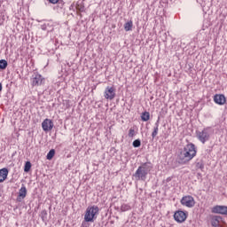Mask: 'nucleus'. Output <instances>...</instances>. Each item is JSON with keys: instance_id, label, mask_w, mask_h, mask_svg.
<instances>
[{"instance_id": "20e7f679", "label": "nucleus", "mask_w": 227, "mask_h": 227, "mask_svg": "<svg viewBox=\"0 0 227 227\" xmlns=\"http://www.w3.org/2000/svg\"><path fill=\"white\" fill-rule=\"evenodd\" d=\"M212 130L209 128H205L202 131L197 132V137L199 141H201L203 145L210 139Z\"/></svg>"}, {"instance_id": "aec40b11", "label": "nucleus", "mask_w": 227, "mask_h": 227, "mask_svg": "<svg viewBox=\"0 0 227 227\" xmlns=\"http://www.w3.org/2000/svg\"><path fill=\"white\" fill-rule=\"evenodd\" d=\"M157 134H159V124H156V127H154L153 131L152 133V137L154 139L157 137Z\"/></svg>"}, {"instance_id": "4468645a", "label": "nucleus", "mask_w": 227, "mask_h": 227, "mask_svg": "<svg viewBox=\"0 0 227 227\" xmlns=\"http://www.w3.org/2000/svg\"><path fill=\"white\" fill-rule=\"evenodd\" d=\"M221 221H223V218L221 216H213L211 219V224L215 227H219L221 224Z\"/></svg>"}, {"instance_id": "6ab92c4d", "label": "nucleus", "mask_w": 227, "mask_h": 227, "mask_svg": "<svg viewBox=\"0 0 227 227\" xmlns=\"http://www.w3.org/2000/svg\"><path fill=\"white\" fill-rule=\"evenodd\" d=\"M24 171H25V173H29V171H31V162L30 161H27L25 163Z\"/></svg>"}, {"instance_id": "a211bd4d", "label": "nucleus", "mask_w": 227, "mask_h": 227, "mask_svg": "<svg viewBox=\"0 0 227 227\" xmlns=\"http://www.w3.org/2000/svg\"><path fill=\"white\" fill-rule=\"evenodd\" d=\"M6 67H8V62L4 59L0 60V70H5Z\"/></svg>"}, {"instance_id": "dca6fc26", "label": "nucleus", "mask_w": 227, "mask_h": 227, "mask_svg": "<svg viewBox=\"0 0 227 227\" xmlns=\"http://www.w3.org/2000/svg\"><path fill=\"white\" fill-rule=\"evenodd\" d=\"M142 121H148L150 120V113L149 112H144L141 115Z\"/></svg>"}, {"instance_id": "f03ea898", "label": "nucleus", "mask_w": 227, "mask_h": 227, "mask_svg": "<svg viewBox=\"0 0 227 227\" xmlns=\"http://www.w3.org/2000/svg\"><path fill=\"white\" fill-rule=\"evenodd\" d=\"M98 206L88 207L84 215L85 223H94L97 215H98Z\"/></svg>"}, {"instance_id": "393cba45", "label": "nucleus", "mask_w": 227, "mask_h": 227, "mask_svg": "<svg viewBox=\"0 0 227 227\" xmlns=\"http://www.w3.org/2000/svg\"><path fill=\"white\" fill-rule=\"evenodd\" d=\"M41 218L43 221H45L47 219V210L44 209L41 212Z\"/></svg>"}, {"instance_id": "f3484780", "label": "nucleus", "mask_w": 227, "mask_h": 227, "mask_svg": "<svg viewBox=\"0 0 227 227\" xmlns=\"http://www.w3.org/2000/svg\"><path fill=\"white\" fill-rule=\"evenodd\" d=\"M54 155H56V151H54V149L50 150V152L47 154V160H51V159L54 157Z\"/></svg>"}, {"instance_id": "f8f14e48", "label": "nucleus", "mask_w": 227, "mask_h": 227, "mask_svg": "<svg viewBox=\"0 0 227 227\" xmlns=\"http://www.w3.org/2000/svg\"><path fill=\"white\" fill-rule=\"evenodd\" d=\"M26 196H27V189H26V186H22L20 189L17 201H22V200H24V198H26Z\"/></svg>"}, {"instance_id": "a878e982", "label": "nucleus", "mask_w": 227, "mask_h": 227, "mask_svg": "<svg viewBox=\"0 0 227 227\" xmlns=\"http://www.w3.org/2000/svg\"><path fill=\"white\" fill-rule=\"evenodd\" d=\"M51 4H56L59 0H48Z\"/></svg>"}, {"instance_id": "412c9836", "label": "nucleus", "mask_w": 227, "mask_h": 227, "mask_svg": "<svg viewBox=\"0 0 227 227\" xmlns=\"http://www.w3.org/2000/svg\"><path fill=\"white\" fill-rule=\"evenodd\" d=\"M196 169H201V171H203V169H205V165L203 164V162L201 161L197 162Z\"/></svg>"}, {"instance_id": "2eb2a0df", "label": "nucleus", "mask_w": 227, "mask_h": 227, "mask_svg": "<svg viewBox=\"0 0 227 227\" xmlns=\"http://www.w3.org/2000/svg\"><path fill=\"white\" fill-rule=\"evenodd\" d=\"M132 27H134V23L132 22V20H129L124 24L125 31H132Z\"/></svg>"}, {"instance_id": "ddd939ff", "label": "nucleus", "mask_w": 227, "mask_h": 227, "mask_svg": "<svg viewBox=\"0 0 227 227\" xmlns=\"http://www.w3.org/2000/svg\"><path fill=\"white\" fill-rule=\"evenodd\" d=\"M8 178V168L0 169V184Z\"/></svg>"}, {"instance_id": "f257e3e1", "label": "nucleus", "mask_w": 227, "mask_h": 227, "mask_svg": "<svg viewBox=\"0 0 227 227\" xmlns=\"http://www.w3.org/2000/svg\"><path fill=\"white\" fill-rule=\"evenodd\" d=\"M196 145H194V144L186 145L179 154L180 164H187V162L192 160V159L196 157Z\"/></svg>"}, {"instance_id": "7ed1b4c3", "label": "nucleus", "mask_w": 227, "mask_h": 227, "mask_svg": "<svg viewBox=\"0 0 227 227\" xmlns=\"http://www.w3.org/2000/svg\"><path fill=\"white\" fill-rule=\"evenodd\" d=\"M148 173H150V167L148 166V163H144L142 166L138 167L133 176L137 181L142 180L143 182H145V180H146V176L148 175Z\"/></svg>"}, {"instance_id": "423d86ee", "label": "nucleus", "mask_w": 227, "mask_h": 227, "mask_svg": "<svg viewBox=\"0 0 227 227\" xmlns=\"http://www.w3.org/2000/svg\"><path fill=\"white\" fill-rule=\"evenodd\" d=\"M174 219L176 223H185L187 219V213L182 210L176 211L174 214Z\"/></svg>"}, {"instance_id": "6e6552de", "label": "nucleus", "mask_w": 227, "mask_h": 227, "mask_svg": "<svg viewBox=\"0 0 227 227\" xmlns=\"http://www.w3.org/2000/svg\"><path fill=\"white\" fill-rule=\"evenodd\" d=\"M181 204L184 207H188V208H192V207L195 205L194 198H192V196L183 197L181 200Z\"/></svg>"}, {"instance_id": "1a4fd4ad", "label": "nucleus", "mask_w": 227, "mask_h": 227, "mask_svg": "<svg viewBox=\"0 0 227 227\" xmlns=\"http://www.w3.org/2000/svg\"><path fill=\"white\" fill-rule=\"evenodd\" d=\"M42 128H43V130H44V132H49L52 130V129H54V122L51 119H45L42 122Z\"/></svg>"}, {"instance_id": "9b49d317", "label": "nucleus", "mask_w": 227, "mask_h": 227, "mask_svg": "<svg viewBox=\"0 0 227 227\" xmlns=\"http://www.w3.org/2000/svg\"><path fill=\"white\" fill-rule=\"evenodd\" d=\"M212 212L214 214H221L222 215H227V207L226 206H215L213 207Z\"/></svg>"}, {"instance_id": "39448f33", "label": "nucleus", "mask_w": 227, "mask_h": 227, "mask_svg": "<svg viewBox=\"0 0 227 227\" xmlns=\"http://www.w3.org/2000/svg\"><path fill=\"white\" fill-rule=\"evenodd\" d=\"M32 86H42L45 84V78L42 77L40 74H35L31 79Z\"/></svg>"}, {"instance_id": "0eeeda50", "label": "nucleus", "mask_w": 227, "mask_h": 227, "mask_svg": "<svg viewBox=\"0 0 227 227\" xmlns=\"http://www.w3.org/2000/svg\"><path fill=\"white\" fill-rule=\"evenodd\" d=\"M116 97V90L114 87H106L105 90V98L106 100H113Z\"/></svg>"}, {"instance_id": "5701e85b", "label": "nucleus", "mask_w": 227, "mask_h": 227, "mask_svg": "<svg viewBox=\"0 0 227 227\" xmlns=\"http://www.w3.org/2000/svg\"><path fill=\"white\" fill-rule=\"evenodd\" d=\"M133 146L134 148H139V146H141V140L137 139L133 142Z\"/></svg>"}, {"instance_id": "9d476101", "label": "nucleus", "mask_w": 227, "mask_h": 227, "mask_svg": "<svg viewBox=\"0 0 227 227\" xmlns=\"http://www.w3.org/2000/svg\"><path fill=\"white\" fill-rule=\"evenodd\" d=\"M214 102L218 106H224L226 104V97L223 94H216L214 96Z\"/></svg>"}, {"instance_id": "b1692460", "label": "nucleus", "mask_w": 227, "mask_h": 227, "mask_svg": "<svg viewBox=\"0 0 227 227\" xmlns=\"http://www.w3.org/2000/svg\"><path fill=\"white\" fill-rule=\"evenodd\" d=\"M121 210H122V212H127V210H130V206L127 205V204H123L121 207Z\"/></svg>"}, {"instance_id": "bb28decb", "label": "nucleus", "mask_w": 227, "mask_h": 227, "mask_svg": "<svg viewBox=\"0 0 227 227\" xmlns=\"http://www.w3.org/2000/svg\"><path fill=\"white\" fill-rule=\"evenodd\" d=\"M0 91H3V84L0 83Z\"/></svg>"}, {"instance_id": "4be33fe9", "label": "nucleus", "mask_w": 227, "mask_h": 227, "mask_svg": "<svg viewBox=\"0 0 227 227\" xmlns=\"http://www.w3.org/2000/svg\"><path fill=\"white\" fill-rule=\"evenodd\" d=\"M129 137H134L136 136V129L130 128L128 134Z\"/></svg>"}]
</instances>
